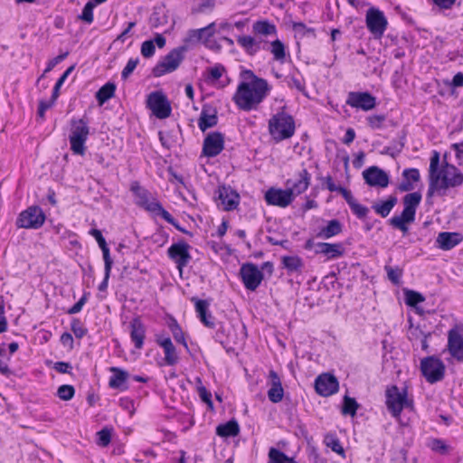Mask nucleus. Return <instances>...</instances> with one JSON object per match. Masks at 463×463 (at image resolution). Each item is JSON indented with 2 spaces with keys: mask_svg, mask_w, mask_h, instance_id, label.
<instances>
[{
  "mask_svg": "<svg viewBox=\"0 0 463 463\" xmlns=\"http://www.w3.org/2000/svg\"><path fill=\"white\" fill-rule=\"evenodd\" d=\"M439 154L433 152L429 169V189L427 197L430 198L437 191L445 195V191L450 187H458L463 184V174L454 165L445 163L439 170Z\"/></svg>",
  "mask_w": 463,
  "mask_h": 463,
  "instance_id": "obj_1",
  "label": "nucleus"
},
{
  "mask_svg": "<svg viewBox=\"0 0 463 463\" xmlns=\"http://www.w3.org/2000/svg\"><path fill=\"white\" fill-rule=\"evenodd\" d=\"M268 90L269 85L264 79H257L252 87L247 82H241L232 99L240 109L249 111L264 99Z\"/></svg>",
  "mask_w": 463,
  "mask_h": 463,
  "instance_id": "obj_2",
  "label": "nucleus"
},
{
  "mask_svg": "<svg viewBox=\"0 0 463 463\" xmlns=\"http://www.w3.org/2000/svg\"><path fill=\"white\" fill-rule=\"evenodd\" d=\"M421 198L422 196L420 192L407 194L402 199L404 208L401 215H395L389 219L390 225L402 231L403 233L408 232L407 223L414 222L416 210L421 202Z\"/></svg>",
  "mask_w": 463,
  "mask_h": 463,
  "instance_id": "obj_3",
  "label": "nucleus"
},
{
  "mask_svg": "<svg viewBox=\"0 0 463 463\" xmlns=\"http://www.w3.org/2000/svg\"><path fill=\"white\" fill-rule=\"evenodd\" d=\"M295 129L294 118L284 110L276 113L269 120V132L277 143L293 137Z\"/></svg>",
  "mask_w": 463,
  "mask_h": 463,
  "instance_id": "obj_4",
  "label": "nucleus"
},
{
  "mask_svg": "<svg viewBox=\"0 0 463 463\" xmlns=\"http://www.w3.org/2000/svg\"><path fill=\"white\" fill-rule=\"evenodd\" d=\"M385 404L391 415L399 419L404 408H413V401L407 397V390L402 392L396 385L388 387L385 391Z\"/></svg>",
  "mask_w": 463,
  "mask_h": 463,
  "instance_id": "obj_5",
  "label": "nucleus"
},
{
  "mask_svg": "<svg viewBox=\"0 0 463 463\" xmlns=\"http://www.w3.org/2000/svg\"><path fill=\"white\" fill-rule=\"evenodd\" d=\"M89 121L82 118L80 119H71V134L69 136L71 149L75 155L83 156L85 154V143L90 134Z\"/></svg>",
  "mask_w": 463,
  "mask_h": 463,
  "instance_id": "obj_6",
  "label": "nucleus"
},
{
  "mask_svg": "<svg viewBox=\"0 0 463 463\" xmlns=\"http://www.w3.org/2000/svg\"><path fill=\"white\" fill-rule=\"evenodd\" d=\"M187 46H179L169 52L152 70L154 77H161L177 70L184 59Z\"/></svg>",
  "mask_w": 463,
  "mask_h": 463,
  "instance_id": "obj_7",
  "label": "nucleus"
},
{
  "mask_svg": "<svg viewBox=\"0 0 463 463\" xmlns=\"http://www.w3.org/2000/svg\"><path fill=\"white\" fill-rule=\"evenodd\" d=\"M130 190L136 196V203L146 211L158 216H162V213L166 211L156 199L153 198L151 201L150 192L141 187L137 182L131 184Z\"/></svg>",
  "mask_w": 463,
  "mask_h": 463,
  "instance_id": "obj_8",
  "label": "nucleus"
},
{
  "mask_svg": "<svg viewBox=\"0 0 463 463\" xmlns=\"http://www.w3.org/2000/svg\"><path fill=\"white\" fill-rule=\"evenodd\" d=\"M445 370L444 363L436 356H427L420 361L421 373L430 383H435L443 380Z\"/></svg>",
  "mask_w": 463,
  "mask_h": 463,
  "instance_id": "obj_9",
  "label": "nucleus"
},
{
  "mask_svg": "<svg viewBox=\"0 0 463 463\" xmlns=\"http://www.w3.org/2000/svg\"><path fill=\"white\" fill-rule=\"evenodd\" d=\"M45 219L43 209L38 205H33L19 214L16 225L24 229H39L43 225Z\"/></svg>",
  "mask_w": 463,
  "mask_h": 463,
  "instance_id": "obj_10",
  "label": "nucleus"
},
{
  "mask_svg": "<svg viewBox=\"0 0 463 463\" xmlns=\"http://www.w3.org/2000/svg\"><path fill=\"white\" fill-rule=\"evenodd\" d=\"M146 107L160 119L168 118L172 112L170 102L161 91H154L147 96Z\"/></svg>",
  "mask_w": 463,
  "mask_h": 463,
  "instance_id": "obj_11",
  "label": "nucleus"
},
{
  "mask_svg": "<svg viewBox=\"0 0 463 463\" xmlns=\"http://www.w3.org/2000/svg\"><path fill=\"white\" fill-rule=\"evenodd\" d=\"M240 276L244 287L250 291H255L264 279L262 271L257 265L251 262H246L241 265Z\"/></svg>",
  "mask_w": 463,
  "mask_h": 463,
  "instance_id": "obj_12",
  "label": "nucleus"
},
{
  "mask_svg": "<svg viewBox=\"0 0 463 463\" xmlns=\"http://www.w3.org/2000/svg\"><path fill=\"white\" fill-rule=\"evenodd\" d=\"M365 22L370 33L377 39L383 35L388 24L384 14L374 7L367 10Z\"/></svg>",
  "mask_w": 463,
  "mask_h": 463,
  "instance_id": "obj_13",
  "label": "nucleus"
},
{
  "mask_svg": "<svg viewBox=\"0 0 463 463\" xmlns=\"http://www.w3.org/2000/svg\"><path fill=\"white\" fill-rule=\"evenodd\" d=\"M189 249L190 245L187 242L180 241L172 244L167 250L168 257L175 261L180 274H182L184 268L188 265L192 259Z\"/></svg>",
  "mask_w": 463,
  "mask_h": 463,
  "instance_id": "obj_14",
  "label": "nucleus"
},
{
  "mask_svg": "<svg viewBox=\"0 0 463 463\" xmlns=\"http://www.w3.org/2000/svg\"><path fill=\"white\" fill-rule=\"evenodd\" d=\"M448 350L451 356L463 362V326H455L448 333Z\"/></svg>",
  "mask_w": 463,
  "mask_h": 463,
  "instance_id": "obj_15",
  "label": "nucleus"
},
{
  "mask_svg": "<svg viewBox=\"0 0 463 463\" xmlns=\"http://www.w3.org/2000/svg\"><path fill=\"white\" fill-rule=\"evenodd\" d=\"M338 389L337 378L329 373H321L315 380V390L320 396L328 397L337 392Z\"/></svg>",
  "mask_w": 463,
  "mask_h": 463,
  "instance_id": "obj_16",
  "label": "nucleus"
},
{
  "mask_svg": "<svg viewBox=\"0 0 463 463\" xmlns=\"http://www.w3.org/2000/svg\"><path fill=\"white\" fill-rule=\"evenodd\" d=\"M224 148V136L219 131L210 132L203 144V155L207 157H214L222 153Z\"/></svg>",
  "mask_w": 463,
  "mask_h": 463,
  "instance_id": "obj_17",
  "label": "nucleus"
},
{
  "mask_svg": "<svg viewBox=\"0 0 463 463\" xmlns=\"http://www.w3.org/2000/svg\"><path fill=\"white\" fill-rule=\"evenodd\" d=\"M346 104L352 108L368 111L375 108L376 98L366 91H352L347 96Z\"/></svg>",
  "mask_w": 463,
  "mask_h": 463,
  "instance_id": "obj_18",
  "label": "nucleus"
},
{
  "mask_svg": "<svg viewBox=\"0 0 463 463\" xmlns=\"http://www.w3.org/2000/svg\"><path fill=\"white\" fill-rule=\"evenodd\" d=\"M265 200L269 205L279 206L285 208L288 206L293 201L294 197L292 193L286 189L269 188L265 194Z\"/></svg>",
  "mask_w": 463,
  "mask_h": 463,
  "instance_id": "obj_19",
  "label": "nucleus"
},
{
  "mask_svg": "<svg viewBox=\"0 0 463 463\" xmlns=\"http://www.w3.org/2000/svg\"><path fill=\"white\" fill-rule=\"evenodd\" d=\"M365 183L373 187L385 188L389 185L390 178L388 174L382 168L373 165L363 172Z\"/></svg>",
  "mask_w": 463,
  "mask_h": 463,
  "instance_id": "obj_20",
  "label": "nucleus"
},
{
  "mask_svg": "<svg viewBox=\"0 0 463 463\" xmlns=\"http://www.w3.org/2000/svg\"><path fill=\"white\" fill-rule=\"evenodd\" d=\"M311 175L306 168L300 170L294 178L288 179L286 186L292 193V196H296L304 193L309 186Z\"/></svg>",
  "mask_w": 463,
  "mask_h": 463,
  "instance_id": "obj_21",
  "label": "nucleus"
},
{
  "mask_svg": "<svg viewBox=\"0 0 463 463\" xmlns=\"http://www.w3.org/2000/svg\"><path fill=\"white\" fill-rule=\"evenodd\" d=\"M217 109L211 104H204L202 108L200 117L198 118V127L204 132L208 128H213L218 123Z\"/></svg>",
  "mask_w": 463,
  "mask_h": 463,
  "instance_id": "obj_22",
  "label": "nucleus"
},
{
  "mask_svg": "<svg viewBox=\"0 0 463 463\" xmlns=\"http://www.w3.org/2000/svg\"><path fill=\"white\" fill-rule=\"evenodd\" d=\"M218 199L221 201L225 211L236 209L240 203L239 194L231 186H220L218 189Z\"/></svg>",
  "mask_w": 463,
  "mask_h": 463,
  "instance_id": "obj_23",
  "label": "nucleus"
},
{
  "mask_svg": "<svg viewBox=\"0 0 463 463\" xmlns=\"http://www.w3.org/2000/svg\"><path fill=\"white\" fill-rule=\"evenodd\" d=\"M463 241L460 232H441L436 238V246L442 250H449Z\"/></svg>",
  "mask_w": 463,
  "mask_h": 463,
  "instance_id": "obj_24",
  "label": "nucleus"
},
{
  "mask_svg": "<svg viewBox=\"0 0 463 463\" xmlns=\"http://www.w3.org/2000/svg\"><path fill=\"white\" fill-rule=\"evenodd\" d=\"M269 378L270 387L268 391V398L271 402L278 403L282 401L284 396L280 377L274 370H270L269 372Z\"/></svg>",
  "mask_w": 463,
  "mask_h": 463,
  "instance_id": "obj_25",
  "label": "nucleus"
},
{
  "mask_svg": "<svg viewBox=\"0 0 463 463\" xmlns=\"http://www.w3.org/2000/svg\"><path fill=\"white\" fill-rule=\"evenodd\" d=\"M157 345L164 349L165 362L167 365H175L177 364L179 357L176 349L168 336L156 335Z\"/></svg>",
  "mask_w": 463,
  "mask_h": 463,
  "instance_id": "obj_26",
  "label": "nucleus"
},
{
  "mask_svg": "<svg viewBox=\"0 0 463 463\" xmlns=\"http://www.w3.org/2000/svg\"><path fill=\"white\" fill-rule=\"evenodd\" d=\"M110 372L113 374L109 378V386L112 389L127 391L128 389L127 383L129 377L128 372L119 367H111Z\"/></svg>",
  "mask_w": 463,
  "mask_h": 463,
  "instance_id": "obj_27",
  "label": "nucleus"
},
{
  "mask_svg": "<svg viewBox=\"0 0 463 463\" xmlns=\"http://www.w3.org/2000/svg\"><path fill=\"white\" fill-rule=\"evenodd\" d=\"M146 336V327L141 319L137 317L130 322V338L135 344L137 349H141L144 345Z\"/></svg>",
  "mask_w": 463,
  "mask_h": 463,
  "instance_id": "obj_28",
  "label": "nucleus"
},
{
  "mask_svg": "<svg viewBox=\"0 0 463 463\" xmlns=\"http://www.w3.org/2000/svg\"><path fill=\"white\" fill-rule=\"evenodd\" d=\"M402 181L398 186L402 192H409L414 189L413 183L420 181V175L417 168H407L402 172Z\"/></svg>",
  "mask_w": 463,
  "mask_h": 463,
  "instance_id": "obj_29",
  "label": "nucleus"
},
{
  "mask_svg": "<svg viewBox=\"0 0 463 463\" xmlns=\"http://www.w3.org/2000/svg\"><path fill=\"white\" fill-rule=\"evenodd\" d=\"M237 43L250 56H254L260 50V42L250 35H239Z\"/></svg>",
  "mask_w": 463,
  "mask_h": 463,
  "instance_id": "obj_30",
  "label": "nucleus"
},
{
  "mask_svg": "<svg viewBox=\"0 0 463 463\" xmlns=\"http://www.w3.org/2000/svg\"><path fill=\"white\" fill-rule=\"evenodd\" d=\"M252 32L256 35H276L277 27L274 24L270 23L268 20H259L253 24Z\"/></svg>",
  "mask_w": 463,
  "mask_h": 463,
  "instance_id": "obj_31",
  "label": "nucleus"
},
{
  "mask_svg": "<svg viewBox=\"0 0 463 463\" xmlns=\"http://www.w3.org/2000/svg\"><path fill=\"white\" fill-rule=\"evenodd\" d=\"M240 433V426L236 420L232 419L216 428V434L222 438L235 437Z\"/></svg>",
  "mask_w": 463,
  "mask_h": 463,
  "instance_id": "obj_32",
  "label": "nucleus"
},
{
  "mask_svg": "<svg viewBox=\"0 0 463 463\" xmlns=\"http://www.w3.org/2000/svg\"><path fill=\"white\" fill-rule=\"evenodd\" d=\"M283 268L287 269L288 273L300 272L304 263L300 257L295 256H283L281 258Z\"/></svg>",
  "mask_w": 463,
  "mask_h": 463,
  "instance_id": "obj_33",
  "label": "nucleus"
},
{
  "mask_svg": "<svg viewBox=\"0 0 463 463\" xmlns=\"http://www.w3.org/2000/svg\"><path fill=\"white\" fill-rule=\"evenodd\" d=\"M397 203V197L391 195L386 201L373 205V209L382 217H387Z\"/></svg>",
  "mask_w": 463,
  "mask_h": 463,
  "instance_id": "obj_34",
  "label": "nucleus"
},
{
  "mask_svg": "<svg viewBox=\"0 0 463 463\" xmlns=\"http://www.w3.org/2000/svg\"><path fill=\"white\" fill-rule=\"evenodd\" d=\"M167 326L171 331L174 339L183 345L186 349H188V345L186 343L184 332L178 324L177 320L175 317H170L167 322Z\"/></svg>",
  "mask_w": 463,
  "mask_h": 463,
  "instance_id": "obj_35",
  "label": "nucleus"
},
{
  "mask_svg": "<svg viewBox=\"0 0 463 463\" xmlns=\"http://www.w3.org/2000/svg\"><path fill=\"white\" fill-rule=\"evenodd\" d=\"M116 85L113 82H107L97 92L96 99L99 105H103L106 101L115 95Z\"/></svg>",
  "mask_w": 463,
  "mask_h": 463,
  "instance_id": "obj_36",
  "label": "nucleus"
},
{
  "mask_svg": "<svg viewBox=\"0 0 463 463\" xmlns=\"http://www.w3.org/2000/svg\"><path fill=\"white\" fill-rule=\"evenodd\" d=\"M342 232V224L341 222L336 220H331L328 222L327 225L323 227L321 231L318 233V236L329 239L335 235L339 234Z\"/></svg>",
  "mask_w": 463,
  "mask_h": 463,
  "instance_id": "obj_37",
  "label": "nucleus"
},
{
  "mask_svg": "<svg viewBox=\"0 0 463 463\" xmlns=\"http://www.w3.org/2000/svg\"><path fill=\"white\" fill-rule=\"evenodd\" d=\"M90 234L96 239L99 248L101 249L102 254H103L104 262H106V261H113L112 259L110 258L109 249L108 247L106 240L103 237L101 232L99 230H98V229H91L90 231Z\"/></svg>",
  "mask_w": 463,
  "mask_h": 463,
  "instance_id": "obj_38",
  "label": "nucleus"
},
{
  "mask_svg": "<svg viewBox=\"0 0 463 463\" xmlns=\"http://www.w3.org/2000/svg\"><path fill=\"white\" fill-rule=\"evenodd\" d=\"M268 457V463H298L294 458L287 456L284 452L276 448L269 449Z\"/></svg>",
  "mask_w": 463,
  "mask_h": 463,
  "instance_id": "obj_39",
  "label": "nucleus"
},
{
  "mask_svg": "<svg viewBox=\"0 0 463 463\" xmlns=\"http://www.w3.org/2000/svg\"><path fill=\"white\" fill-rule=\"evenodd\" d=\"M404 139H405V134H402L400 137V139L392 140V144L388 146H385L382 151V155H387L392 156V158H395L402 150L404 146Z\"/></svg>",
  "mask_w": 463,
  "mask_h": 463,
  "instance_id": "obj_40",
  "label": "nucleus"
},
{
  "mask_svg": "<svg viewBox=\"0 0 463 463\" xmlns=\"http://www.w3.org/2000/svg\"><path fill=\"white\" fill-rule=\"evenodd\" d=\"M192 301L194 302L195 311L200 321L203 325H209V322L206 320L207 312H209L210 303L204 299H199L197 298H193Z\"/></svg>",
  "mask_w": 463,
  "mask_h": 463,
  "instance_id": "obj_41",
  "label": "nucleus"
},
{
  "mask_svg": "<svg viewBox=\"0 0 463 463\" xmlns=\"http://www.w3.org/2000/svg\"><path fill=\"white\" fill-rule=\"evenodd\" d=\"M324 442L326 447H328L332 449V451L342 456L343 458L345 457V449H344L343 446L341 445V442L335 434H333V433L326 434L325 436Z\"/></svg>",
  "mask_w": 463,
  "mask_h": 463,
  "instance_id": "obj_42",
  "label": "nucleus"
},
{
  "mask_svg": "<svg viewBox=\"0 0 463 463\" xmlns=\"http://www.w3.org/2000/svg\"><path fill=\"white\" fill-rule=\"evenodd\" d=\"M323 255L327 259H336L342 257L345 253V248L342 243H326Z\"/></svg>",
  "mask_w": 463,
  "mask_h": 463,
  "instance_id": "obj_43",
  "label": "nucleus"
},
{
  "mask_svg": "<svg viewBox=\"0 0 463 463\" xmlns=\"http://www.w3.org/2000/svg\"><path fill=\"white\" fill-rule=\"evenodd\" d=\"M404 297H405V303L407 306L415 307L418 312H420V308L417 307V305L425 300V298L423 297L422 294H420L417 291L411 290V289H406V290H404Z\"/></svg>",
  "mask_w": 463,
  "mask_h": 463,
  "instance_id": "obj_44",
  "label": "nucleus"
},
{
  "mask_svg": "<svg viewBox=\"0 0 463 463\" xmlns=\"http://www.w3.org/2000/svg\"><path fill=\"white\" fill-rule=\"evenodd\" d=\"M270 52L273 54L274 60L278 61H284L286 57V48L280 40L276 39L270 43Z\"/></svg>",
  "mask_w": 463,
  "mask_h": 463,
  "instance_id": "obj_45",
  "label": "nucleus"
},
{
  "mask_svg": "<svg viewBox=\"0 0 463 463\" xmlns=\"http://www.w3.org/2000/svg\"><path fill=\"white\" fill-rule=\"evenodd\" d=\"M358 408L359 404L354 398H351L348 395L344 397L342 414L354 417Z\"/></svg>",
  "mask_w": 463,
  "mask_h": 463,
  "instance_id": "obj_46",
  "label": "nucleus"
},
{
  "mask_svg": "<svg viewBox=\"0 0 463 463\" xmlns=\"http://www.w3.org/2000/svg\"><path fill=\"white\" fill-rule=\"evenodd\" d=\"M230 328L222 323L218 324V328L214 335L216 342L220 343L222 346H225L230 343Z\"/></svg>",
  "mask_w": 463,
  "mask_h": 463,
  "instance_id": "obj_47",
  "label": "nucleus"
},
{
  "mask_svg": "<svg viewBox=\"0 0 463 463\" xmlns=\"http://www.w3.org/2000/svg\"><path fill=\"white\" fill-rule=\"evenodd\" d=\"M197 383H199L197 387L198 394L201 400L207 404L210 409H213V403L212 401V393L202 384L201 378H196Z\"/></svg>",
  "mask_w": 463,
  "mask_h": 463,
  "instance_id": "obj_48",
  "label": "nucleus"
},
{
  "mask_svg": "<svg viewBox=\"0 0 463 463\" xmlns=\"http://www.w3.org/2000/svg\"><path fill=\"white\" fill-rule=\"evenodd\" d=\"M200 33H203V30H197V29H191L187 32L186 36L184 39V45L183 46H189L195 45L202 42Z\"/></svg>",
  "mask_w": 463,
  "mask_h": 463,
  "instance_id": "obj_49",
  "label": "nucleus"
},
{
  "mask_svg": "<svg viewBox=\"0 0 463 463\" xmlns=\"http://www.w3.org/2000/svg\"><path fill=\"white\" fill-rule=\"evenodd\" d=\"M112 428L105 427L97 432V444L100 447H107L111 441Z\"/></svg>",
  "mask_w": 463,
  "mask_h": 463,
  "instance_id": "obj_50",
  "label": "nucleus"
},
{
  "mask_svg": "<svg viewBox=\"0 0 463 463\" xmlns=\"http://www.w3.org/2000/svg\"><path fill=\"white\" fill-rule=\"evenodd\" d=\"M75 394V389L72 385L63 384L61 385L57 390L58 397L62 401H70Z\"/></svg>",
  "mask_w": 463,
  "mask_h": 463,
  "instance_id": "obj_51",
  "label": "nucleus"
},
{
  "mask_svg": "<svg viewBox=\"0 0 463 463\" xmlns=\"http://www.w3.org/2000/svg\"><path fill=\"white\" fill-rule=\"evenodd\" d=\"M385 271L387 272V277L394 285H399L401 283V278L402 276V269L399 267H391L385 266Z\"/></svg>",
  "mask_w": 463,
  "mask_h": 463,
  "instance_id": "obj_52",
  "label": "nucleus"
},
{
  "mask_svg": "<svg viewBox=\"0 0 463 463\" xmlns=\"http://www.w3.org/2000/svg\"><path fill=\"white\" fill-rule=\"evenodd\" d=\"M95 7V4L91 1H89L84 5L81 14L79 18L84 21L87 24H91L93 22V9Z\"/></svg>",
  "mask_w": 463,
  "mask_h": 463,
  "instance_id": "obj_53",
  "label": "nucleus"
},
{
  "mask_svg": "<svg viewBox=\"0 0 463 463\" xmlns=\"http://www.w3.org/2000/svg\"><path fill=\"white\" fill-rule=\"evenodd\" d=\"M292 29L300 36H306L307 34H311L314 37L316 36V30L314 28L307 27L302 22H292Z\"/></svg>",
  "mask_w": 463,
  "mask_h": 463,
  "instance_id": "obj_54",
  "label": "nucleus"
},
{
  "mask_svg": "<svg viewBox=\"0 0 463 463\" xmlns=\"http://www.w3.org/2000/svg\"><path fill=\"white\" fill-rule=\"evenodd\" d=\"M74 70V65H71V67H69L62 74L61 76L58 79V80L56 81L54 87H53V90H52V95H53V98L54 99H58L59 95H60V89L61 87L62 86V84L64 83V81L66 80V79L68 78V76L71 73V71Z\"/></svg>",
  "mask_w": 463,
  "mask_h": 463,
  "instance_id": "obj_55",
  "label": "nucleus"
},
{
  "mask_svg": "<svg viewBox=\"0 0 463 463\" xmlns=\"http://www.w3.org/2000/svg\"><path fill=\"white\" fill-rule=\"evenodd\" d=\"M71 329L79 339L82 338L88 332L79 318H73L71 323Z\"/></svg>",
  "mask_w": 463,
  "mask_h": 463,
  "instance_id": "obj_56",
  "label": "nucleus"
},
{
  "mask_svg": "<svg viewBox=\"0 0 463 463\" xmlns=\"http://www.w3.org/2000/svg\"><path fill=\"white\" fill-rule=\"evenodd\" d=\"M113 261H106L104 262V279L99 285V291H106L109 285V279L111 273Z\"/></svg>",
  "mask_w": 463,
  "mask_h": 463,
  "instance_id": "obj_57",
  "label": "nucleus"
},
{
  "mask_svg": "<svg viewBox=\"0 0 463 463\" xmlns=\"http://www.w3.org/2000/svg\"><path fill=\"white\" fill-rule=\"evenodd\" d=\"M350 209L352 210L353 213L356 215L359 219H364L366 217L367 213H369V209L359 203L356 200L352 203L349 205Z\"/></svg>",
  "mask_w": 463,
  "mask_h": 463,
  "instance_id": "obj_58",
  "label": "nucleus"
},
{
  "mask_svg": "<svg viewBox=\"0 0 463 463\" xmlns=\"http://www.w3.org/2000/svg\"><path fill=\"white\" fill-rule=\"evenodd\" d=\"M386 119V116L383 114L381 115H371L367 117V122L371 128L379 129L383 127V122Z\"/></svg>",
  "mask_w": 463,
  "mask_h": 463,
  "instance_id": "obj_59",
  "label": "nucleus"
},
{
  "mask_svg": "<svg viewBox=\"0 0 463 463\" xmlns=\"http://www.w3.org/2000/svg\"><path fill=\"white\" fill-rule=\"evenodd\" d=\"M161 217L165 222L172 224L177 231H179L184 234L190 235V236L193 235V233L191 232H189V231L185 230L184 228H183L182 226H180V224L175 221V219L167 211L163 213Z\"/></svg>",
  "mask_w": 463,
  "mask_h": 463,
  "instance_id": "obj_60",
  "label": "nucleus"
},
{
  "mask_svg": "<svg viewBox=\"0 0 463 463\" xmlns=\"http://www.w3.org/2000/svg\"><path fill=\"white\" fill-rule=\"evenodd\" d=\"M90 293L84 292L82 297L71 307L68 309L67 313L69 315H74L81 311L83 306L86 304L88 300Z\"/></svg>",
  "mask_w": 463,
  "mask_h": 463,
  "instance_id": "obj_61",
  "label": "nucleus"
},
{
  "mask_svg": "<svg viewBox=\"0 0 463 463\" xmlns=\"http://www.w3.org/2000/svg\"><path fill=\"white\" fill-rule=\"evenodd\" d=\"M155 52H156V47H155L154 41H152V40L145 41L141 44V54L145 58L152 57L155 54Z\"/></svg>",
  "mask_w": 463,
  "mask_h": 463,
  "instance_id": "obj_62",
  "label": "nucleus"
},
{
  "mask_svg": "<svg viewBox=\"0 0 463 463\" xmlns=\"http://www.w3.org/2000/svg\"><path fill=\"white\" fill-rule=\"evenodd\" d=\"M138 62H139L138 58H136V59L131 58L128 60V61L127 62V65L125 66V68L123 69V71L121 72V77L123 80H127L128 78V76L136 69Z\"/></svg>",
  "mask_w": 463,
  "mask_h": 463,
  "instance_id": "obj_63",
  "label": "nucleus"
},
{
  "mask_svg": "<svg viewBox=\"0 0 463 463\" xmlns=\"http://www.w3.org/2000/svg\"><path fill=\"white\" fill-rule=\"evenodd\" d=\"M451 149L456 154V158L458 160V164L460 166H463V141L460 143H454L451 145Z\"/></svg>",
  "mask_w": 463,
  "mask_h": 463,
  "instance_id": "obj_64",
  "label": "nucleus"
}]
</instances>
